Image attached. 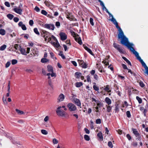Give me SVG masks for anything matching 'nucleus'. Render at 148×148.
<instances>
[{"label":"nucleus","mask_w":148,"mask_h":148,"mask_svg":"<svg viewBox=\"0 0 148 148\" xmlns=\"http://www.w3.org/2000/svg\"><path fill=\"white\" fill-rule=\"evenodd\" d=\"M118 40L121 39V43L125 46H126L130 50L133 47H132L133 44L130 43L128 40V39L124 35L123 31L119 32L118 34Z\"/></svg>","instance_id":"1"},{"label":"nucleus","mask_w":148,"mask_h":148,"mask_svg":"<svg viewBox=\"0 0 148 148\" xmlns=\"http://www.w3.org/2000/svg\"><path fill=\"white\" fill-rule=\"evenodd\" d=\"M61 106H59L57 108L56 110V113L58 116H64L66 115V112L62 110H61Z\"/></svg>","instance_id":"2"},{"label":"nucleus","mask_w":148,"mask_h":148,"mask_svg":"<svg viewBox=\"0 0 148 148\" xmlns=\"http://www.w3.org/2000/svg\"><path fill=\"white\" fill-rule=\"evenodd\" d=\"M132 130L133 133L135 135L136 137H137L136 140L140 141L141 140V136L138 132L137 130L136 129L132 128Z\"/></svg>","instance_id":"3"},{"label":"nucleus","mask_w":148,"mask_h":148,"mask_svg":"<svg viewBox=\"0 0 148 148\" xmlns=\"http://www.w3.org/2000/svg\"><path fill=\"white\" fill-rule=\"evenodd\" d=\"M67 107L69 108V110L71 111H75L77 109L75 106L72 103H68L67 105Z\"/></svg>","instance_id":"4"},{"label":"nucleus","mask_w":148,"mask_h":148,"mask_svg":"<svg viewBox=\"0 0 148 148\" xmlns=\"http://www.w3.org/2000/svg\"><path fill=\"white\" fill-rule=\"evenodd\" d=\"M42 26L46 28L53 30L55 28V26L53 24H42Z\"/></svg>","instance_id":"5"},{"label":"nucleus","mask_w":148,"mask_h":148,"mask_svg":"<svg viewBox=\"0 0 148 148\" xmlns=\"http://www.w3.org/2000/svg\"><path fill=\"white\" fill-rule=\"evenodd\" d=\"M113 46L114 48L116 49L120 53H123V50L120 47V46L119 45H118L115 43H114L113 44Z\"/></svg>","instance_id":"6"},{"label":"nucleus","mask_w":148,"mask_h":148,"mask_svg":"<svg viewBox=\"0 0 148 148\" xmlns=\"http://www.w3.org/2000/svg\"><path fill=\"white\" fill-rule=\"evenodd\" d=\"M78 62L79 65L83 68L85 69L87 68V64L86 63L84 62L83 60H78Z\"/></svg>","instance_id":"7"},{"label":"nucleus","mask_w":148,"mask_h":148,"mask_svg":"<svg viewBox=\"0 0 148 148\" xmlns=\"http://www.w3.org/2000/svg\"><path fill=\"white\" fill-rule=\"evenodd\" d=\"M130 51L135 55L137 58V59L139 60L140 62L142 60L140 57L139 56L138 53L135 50L134 47L132 49H131Z\"/></svg>","instance_id":"8"},{"label":"nucleus","mask_w":148,"mask_h":148,"mask_svg":"<svg viewBox=\"0 0 148 148\" xmlns=\"http://www.w3.org/2000/svg\"><path fill=\"white\" fill-rule=\"evenodd\" d=\"M66 17L67 18L71 21H75V20H76L72 15L71 13L68 12L66 13Z\"/></svg>","instance_id":"9"},{"label":"nucleus","mask_w":148,"mask_h":148,"mask_svg":"<svg viewBox=\"0 0 148 148\" xmlns=\"http://www.w3.org/2000/svg\"><path fill=\"white\" fill-rule=\"evenodd\" d=\"M59 35L60 37L61 40L62 41H64L67 39V36L64 32H60L59 34Z\"/></svg>","instance_id":"10"},{"label":"nucleus","mask_w":148,"mask_h":148,"mask_svg":"<svg viewBox=\"0 0 148 148\" xmlns=\"http://www.w3.org/2000/svg\"><path fill=\"white\" fill-rule=\"evenodd\" d=\"M42 32L44 34V35L42 36H42H43L44 37H45V36H46V37L45 38V40H46V38H48V37L51 35V33L47 31L42 30Z\"/></svg>","instance_id":"11"},{"label":"nucleus","mask_w":148,"mask_h":148,"mask_svg":"<svg viewBox=\"0 0 148 148\" xmlns=\"http://www.w3.org/2000/svg\"><path fill=\"white\" fill-rule=\"evenodd\" d=\"M73 102L77 106H80L81 105V102L77 98H74L73 99Z\"/></svg>","instance_id":"12"},{"label":"nucleus","mask_w":148,"mask_h":148,"mask_svg":"<svg viewBox=\"0 0 148 148\" xmlns=\"http://www.w3.org/2000/svg\"><path fill=\"white\" fill-rule=\"evenodd\" d=\"M13 10L16 13L20 14H22V10L19 7L14 8Z\"/></svg>","instance_id":"13"},{"label":"nucleus","mask_w":148,"mask_h":148,"mask_svg":"<svg viewBox=\"0 0 148 148\" xmlns=\"http://www.w3.org/2000/svg\"><path fill=\"white\" fill-rule=\"evenodd\" d=\"M64 99V96L63 94H60L58 98V102L62 101Z\"/></svg>","instance_id":"14"},{"label":"nucleus","mask_w":148,"mask_h":148,"mask_svg":"<svg viewBox=\"0 0 148 148\" xmlns=\"http://www.w3.org/2000/svg\"><path fill=\"white\" fill-rule=\"evenodd\" d=\"M20 51L21 53L22 54L24 55H26L27 53H28V48L27 49L26 51L25 49L20 48Z\"/></svg>","instance_id":"15"},{"label":"nucleus","mask_w":148,"mask_h":148,"mask_svg":"<svg viewBox=\"0 0 148 148\" xmlns=\"http://www.w3.org/2000/svg\"><path fill=\"white\" fill-rule=\"evenodd\" d=\"M18 25L19 27H21L23 30H26L27 28L25 25L23 24L22 22H20L18 23Z\"/></svg>","instance_id":"16"},{"label":"nucleus","mask_w":148,"mask_h":148,"mask_svg":"<svg viewBox=\"0 0 148 148\" xmlns=\"http://www.w3.org/2000/svg\"><path fill=\"white\" fill-rule=\"evenodd\" d=\"M84 49L86 50L88 53H89L91 55H92L93 56L94 55V54L92 52L91 50L88 48L86 46H84Z\"/></svg>","instance_id":"17"},{"label":"nucleus","mask_w":148,"mask_h":148,"mask_svg":"<svg viewBox=\"0 0 148 148\" xmlns=\"http://www.w3.org/2000/svg\"><path fill=\"white\" fill-rule=\"evenodd\" d=\"M56 43L55 42H51V43L54 46V47L58 48L59 47H60V46L59 44L58 40L56 41Z\"/></svg>","instance_id":"18"},{"label":"nucleus","mask_w":148,"mask_h":148,"mask_svg":"<svg viewBox=\"0 0 148 148\" xmlns=\"http://www.w3.org/2000/svg\"><path fill=\"white\" fill-rule=\"evenodd\" d=\"M105 102L108 104V105H109L111 103L112 101L108 97H106L105 99Z\"/></svg>","instance_id":"19"},{"label":"nucleus","mask_w":148,"mask_h":148,"mask_svg":"<svg viewBox=\"0 0 148 148\" xmlns=\"http://www.w3.org/2000/svg\"><path fill=\"white\" fill-rule=\"evenodd\" d=\"M140 62L141 63L142 65L146 71L147 70H148V67L147 66L145 62L143 61V60H142L140 61Z\"/></svg>","instance_id":"20"},{"label":"nucleus","mask_w":148,"mask_h":148,"mask_svg":"<svg viewBox=\"0 0 148 148\" xmlns=\"http://www.w3.org/2000/svg\"><path fill=\"white\" fill-rule=\"evenodd\" d=\"M119 88L118 87L116 86H115V91L116 92V93H117L118 95L119 96H121V92L119 90Z\"/></svg>","instance_id":"21"},{"label":"nucleus","mask_w":148,"mask_h":148,"mask_svg":"<svg viewBox=\"0 0 148 148\" xmlns=\"http://www.w3.org/2000/svg\"><path fill=\"white\" fill-rule=\"evenodd\" d=\"M75 40L80 45L82 44V42L80 37H79L78 38L76 37L75 38Z\"/></svg>","instance_id":"22"},{"label":"nucleus","mask_w":148,"mask_h":148,"mask_svg":"<svg viewBox=\"0 0 148 148\" xmlns=\"http://www.w3.org/2000/svg\"><path fill=\"white\" fill-rule=\"evenodd\" d=\"M75 74V77L77 79H79L80 76L82 75V73L77 72H76Z\"/></svg>","instance_id":"23"},{"label":"nucleus","mask_w":148,"mask_h":148,"mask_svg":"<svg viewBox=\"0 0 148 148\" xmlns=\"http://www.w3.org/2000/svg\"><path fill=\"white\" fill-rule=\"evenodd\" d=\"M119 103H116L115 105V110L116 112H118L119 111Z\"/></svg>","instance_id":"24"},{"label":"nucleus","mask_w":148,"mask_h":148,"mask_svg":"<svg viewBox=\"0 0 148 148\" xmlns=\"http://www.w3.org/2000/svg\"><path fill=\"white\" fill-rule=\"evenodd\" d=\"M97 137L99 138V139L101 140H103V136H102V133L101 132H99L97 134Z\"/></svg>","instance_id":"25"},{"label":"nucleus","mask_w":148,"mask_h":148,"mask_svg":"<svg viewBox=\"0 0 148 148\" xmlns=\"http://www.w3.org/2000/svg\"><path fill=\"white\" fill-rule=\"evenodd\" d=\"M83 84L82 82H77L75 84V85L76 87L79 88L83 85Z\"/></svg>","instance_id":"26"},{"label":"nucleus","mask_w":148,"mask_h":148,"mask_svg":"<svg viewBox=\"0 0 148 148\" xmlns=\"http://www.w3.org/2000/svg\"><path fill=\"white\" fill-rule=\"evenodd\" d=\"M122 58L128 64V65H129L131 66H132L130 61L128 60L124 56H123L122 57Z\"/></svg>","instance_id":"27"},{"label":"nucleus","mask_w":148,"mask_h":148,"mask_svg":"<svg viewBox=\"0 0 148 148\" xmlns=\"http://www.w3.org/2000/svg\"><path fill=\"white\" fill-rule=\"evenodd\" d=\"M114 25L116 26V28L118 29L119 32L123 31L121 27L119 26L118 23L117 22L115 23Z\"/></svg>","instance_id":"28"},{"label":"nucleus","mask_w":148,"mask_h":148,"mask_svg":"<svg viewBox=\"0 0 148 148\" xmlns=\"http://www.w3.org/2000/svg\"><path fill=\"white\" fill-rule=\"evenodd\" d=\"M47 70L49 72H53V67L49 65L47 66Z\"/></svg>","instance_id":"29"},{"label":"nucleus","mask_w":148,"mask_h":148,"mask_svg":"<svg viewBox=\"0 0 148 148\" xmlns=\"http://www.w3.org/2000/svg\"><path fill=\"white\" fill-rule=\"evenodd\" d=\"M106 107L107 108V111L108 112H111L112 107L109 105H106Z\"/></svg>","instance_id":"30"},{"label":"nucleus","mask_w":148,"mask_h":148,"mask_svg":"<svg viewBox=\"0 0 148 148\" xmlns=\"http://www.w3.org/2000/svg\"><path fill=\"white\" fill-rule=\"evenodd\" d=\"M97 68L98 69V70L101 73H102L103 72H105V71L104 70L103 71L102 70V69H103V67L101 66H97Z\"/></svg>","instance_id":"31"},{"label":"nucleus","mask_w":148,"mask_h":148,"mask_svg":"<svg viewBox=\"0 0 148 148\" xmlns=\"http://www.w3.org/2000/svg\"><path fill=\"white\" fill-rule=\"evenodd\" d=\"M49 61V60L46 58H42L41 60V62L43 63H46Z\"/></svg>","instance_id":"32"},{"label":"nucleus","mask_w":148,"mask_h":148,"mask_svg":"<svg viewBox=\"0 0 148 148\" xmlns=\"http://www.w3.org/2000/svg\"><path fill=\"white\" fill-rule=\"evenodd\" d=\"M7 17L10 20H12L14 17V15L12 14H9L7 15Z\"/></svg>","instance_id":"33"},{"label":"nucleus","mask_w":148,"mask_h":148,"mask_svg":"<svg viewBox=\"0 0 148 148\" xmlns=\"http://www.w3.org/2000/svg\"><path fill=\"white\" fill-rule=\"evenodd\" d=\"M70 32L71 35L73 36V37H75V38L77 36H78V35L77 34L75 33L73 31H71Z\"/></svg>","instance_id":"34"},{"label":"nucleus","mask_w":148,"mask_h":148,"mask_svg":"<svg viewBox=\"0 0 148 148\" xmlns=\"http://www.w3.org/2000/svg\"><path fill=\"white\" fill-rule=\"evenodd\" d=\"M5 34V30L3 29H0V34L2 35L3 36Z\"/></svg>","instance_id":"35"},{"label":"nucleus","mask_w":148,"mask_h":148,"mask_svg":"<svg viewBox=\"0 0 148 148\" xmlns=\"http://www.w3.org/2000/svg\"><path fill=\"white\" fill-rule=\"evenodd\" d=\"M7 46L5 45H3L0 47V51H3L6 48Z\"/></svg>","instance_id":"36"},{"label":"nucleus","mask_w":148,"mask_h":148,"mask_svg":"<svg viewBox=\"0 0 148 148\" xmlns=\"http://www.w3.org/2000/svg\"><path fill=\"white\" fill-rule=\"evenodd\" d=\"M44 3L45 5L47 7H49L51 6V3L47 0H45Z\"/></svg>","instance_id":"37"},{"label":"nucleus","mask_w":148,"mask_h":148,"mask_svg":"<svg viewBox=\"0 0 148 148\" xmlns=\"http://www.w3.org/2000/svg\"><path fill=\"white\" fill-rule=\"evenodd\" d=\"M15 110L18 114L21 115L23 114L24 113V112L23 111L20 110L18 109H16Z\"/></svg>","instance_id":"38"},{"label":"nucleus","mask_w":148,"mask_h":148,"mask_svg":"<svg viewBox=\"0 0 148 148\" xmlns=\"http://www.w3.org/2000/svg\"><path fill=\"white\" fill-rule=\"evenodd\" d=\"M34 32L37 35H40V33L38 30V29L37 28H35L34 29Z\"/></svg>","instance_id":"39"},{"label":"nucleus","mask_w":148,"mask_h":148,"mask_svg":"<svg viewBox=\"0 0 148 148\" xmlns=\"http://www.w3.org/2000/svg\"><path fill=\"white\" fill-rule=\"evenodd\" d=\"M138 143L136 141H133L132 143V145L133 147H136L138 146Z\"/></svg>","instance_id":"40"},{"label":"nucleus","mask_w":148,"mask_h":148,"mask_svg":"<svg viewBox=\"0 0 148 148\" xmlns=\"http://www.w3.org/2000/svg\"><path fill=\"white\" fill-rule=\"evenodd\" d=\"M136 98L139 103H142V99L140 98L138 96H136Z\"/></svg>","instance_id":"41"},{"label":"nucleus","mask_w":148,"mask_h":148,"mask_svg":"<svg viewBox=\"0 0 148 148\" xmlns=\"http://www.w3.org/2000/svg\"><path fill=\"white\" fill-rule=\"evenodd\" d=\"M108 145L109 147L110 148H112L113 147V145L111 141H109L108 142Z\"/></svg>","instance_id":"42"},{"label":"nucleus","mask_w":148,"mask_h":148,"mask_svg":"<svg viewBox=\"0 0 148 148\" xmlns=\"http://www.w3.org/2000/svg\"><path fill=\"white\" fill-rule=\"evenodd\" d=\"M97 106L99 108H100L103 106V104L101 103L100 101H98V102L97 103Z\"/></svg>","instance_id":"43"},{"label":"nucleus","mask_w":148,"mask_h":148,"mask_svg":"<svg viewBox=\"0 0 148 148\" xmlns=\"http://www.w3.org/2000/svg\"><path fill=\"white\" fill-rule=\"evenodd\" d=\"M84 138L85 140L87 141H89L90 139V138L89 136L87 135H84Z\"/></svg>","instance_id":"44"},{"label":"nucleus","mask_w":148,"mask_h":148,"mask_svg":"<svg viewBox=\"0 0 148 148\" xmlns=\"http://www.w3.org/2000/svg\"><path fill=\"white\" fill-rule=\"evenodd\" d=\"M41 132L42 134L44 135H47L48 134L47 131L45 130H41Z\"/></svg>","instance_id":"45"},{"label":"nucleus","mask_w":148,"mask_h":148,"mask_svg":"<svg viewBox=\"0 0 148 148\" xmlns=\"http://www.w3.org/2000/svg\"><path fill=\"white\" fill-rule=\"evenodd\" d=\"M41 13L42 14L45 16L47 15V12L46 11L43 10H42Z\"/></svg>","instance_id":"46"},{"label":"nucleus","mask_w":148,"mask_h":148,"mask_svg":"<svg viewBox=\"0 0 148 148\" xmlns=\"http://www.w3.org/2000/svg\"><path fill=\"white\" fill-rule=\"evenodd\" d=\"M148 111V109L147 108H145L144 110L143 113L144 114V115L145 116H146V113Z\"/></svg>","instance_id":"47"},{"label":"nucleus","mask_w":148,"mask_h":148,"mask_svg":"<svg viewBox=\"0 0 148 148\" xmlns=\"http://www.w3.org/2000/svg\"><path fill=\"white\" fill-rule=\"evenodd\" d=\"M93 19L92 18H90V22L92 26L94 25V23L93 22Z\"/></svg>","instance_id":"48"},{"label":"nucleus","mask_w":148,"mask_h":148,"mask_svg":"<svg viewBox=\"0 0 148 148\" xmlns=\"http://www.w3.org/2000/svg\"><path fill=\"white\" fill-rule=\"evenodd\" d=\"M12 64L13 65H14L16 64L17 62V61L16 59H13L12 61Z\"/></svg>","instance_id":"49"},{"label":"nucleus","mask_w":148,"mask_h":148,"mask_svg":"<svg viewBox=\"0 0 148 148\" xmlns=\"http://www.w3.org/2000/svg\"><path fill=\"white\" fill-rule=\"evenodd\" d=\"M96 123L97 124H100L101 123V119H98L96 120Z\"/></svg>","instance_id":"50"},{"label":"nucleus","mask_w":148,"mask_h":148,"mask_svg":"<svg viewBox=\"0 0 148 148\" xmlns=\"http://www.w3.org/2000/svg\"><path fill=\"white\" fill-rule=\"evenodd\" d=\"M48 83L49 86L52 88H53V85L52 84V83L51 82V79H49L48 81Z\"/></svg>","instance_id":"51"},{"label":"nucleus","mask_w":148,"mask_h":148,"mask_svg":"<svg viewBox=\"0 0 148 148\" xmlns=\"http://www.w3.org/2000/svg\"><path fill=\"white\" fill-rule=\"evenodd\" d=\"M110 20H111L114 24L115 23L117 22L116 20L114 17L112 18L111 19H110Z\"/></svg>","instance_id":"52"},{"label":"nucleus","mask_w":148,"mask_h":148,"mask_svg":"<svg viewBox=\"0 0 148 148\" xmlns=\"http://www.w3.org/2000/svg\"><path fill=\"white\" fill-rule=\"evenodd\" d=\"M126 113L127 116L128 118H130L131 117V115L130 114V112L129 111H127Z\"/></svg>","instance_id":"53"},{"label":"nucleus","mask_w":148,"mask_h":148,"mask_svg":"<svg viewBox=\"0 0 148 148\" xmlns=\"http://www.w3.org/2000/svg\"><path fill=\"white\" fill-rule=\"evenodd\" d=\"M139 85L142 88L144 87L145 86L143 82L141 81L139 82Z\"/></svg>","instance_id":"54"},{"label":"nucleus","mask_w":148,"mask_h":148,"mask_svg":"<svg viewBox=\"0 0 148 148\" xmlns=\"http://www.w3.org/2000/svg\"><path fill=\"white\" fill-rule=\"evenodd\" d=\"M87 81L88 82H91V80L90 79V77L89 75H88L86 76Z\"/></svg>","instance_id":"55"},{"label":"nucleus","mask_w":148,"mask_h":148,"mask_svg":"<svg viewBox=\"0 0 148 148\" xmlns=\"http://www.w3.org/2000/svg\"><path fill=\"white\" fill-rule=\"evenodd\" d=\"M93 88L94 90L96 91H98L99 90V88L98 87H97L95 85H94L93 86Z\"/></svg>","instance_id":"56"},{"label":"nucleus","mask_w":148,"mask_h":148,"mask_svg":"<svg viewBox=\"0 0 148 148\" xmlns=\"http://www.w3.org/2000/svg\"><path fill=\"white\" fill-rule=\"evenodd\" d=\"M53 142L54 144H56L58 143V141L56 139L54 138L53 139Z\"/></svg>","instance_id":"57"},{"label":"nucleus","mask_w":148,"mask_h":148,"mask_svg":"<svg viewBox=\"0 0 148 148\" xmlns=\"http://www.w3.org/2000/svg\"><path fill=\"white\" fill-rule=\"evenodd\" d=\"M50 54L51 57L52 58H53V59L54 58H55L56 60L57 59V58L56 57H54V53H53L51 52H50Z\"/></svg>","instance_id":"58"},{"label":"nucleus","mask_w":148,"mask_h":148,"mask_svg":"<svg viewBox=\"0 0 148 148\" xmlns=\"http://www.w3.org/2000/svg\"><path fill=\"white\" fill-rule=\"evenodd\" d=\"M55 25L57 27H58V28L60 26V22L59 21H57V22H56V24H55Z\"/></svg>","instance_id":"59"},{"label":"nucleus","mask_w":148,"mask_h":148,"mask_svg":"<svg viewBox=\"0 0 148 148\" xmlns=\"http://www.w3.org/2000/svg\"><path fill=\"white\" fill-rule=\"evenodd\" d=\"M34 10L37 12H39L40 10V8L37 6L35 7Z\"/></svg>","instance_id":"60"},{"label":"nucleus","mask_w":148,"mask_h":148,"mask_svg":"<svg viewBox=\"0 0 148 148\" xmlns=\"http://www.w3.org/2000/svg\"><path fill=\"white\" fill-rule=\"evenodd\" d=\"M20 48H21L20 46H19L18 45H15L14 46V48H15L16 49H20Z\"/></svg>","instance_id":"61"},{"label":"nucleus","mask_w":148,"mask_h":148,"mask_svg":"<svg viewBox=\"0 0 148 148\" xmlns=\"http://www.w3.org/2000/svg\"><path fill=\"white\" fill-rule=\"evenodd\" d=\"M29 25L31 26H32L33 25V24H34V21H33L32 20H30L29 21Z\"/></svg>","instance_id":"62"},{"label":"nucleus","mask_w":148,"mask_h":148,"mask_svg":"<svg viewBox=\"0 0 148 148\" xmlns=\"http://www.w3.org/2000/svg\"><path fill=\"white\" fill-rule=\"evenodd\" d=\"M122 66L124 69L125 70L128 69L127 66L125 64H122Z\"/></svg>","instance_id":"63"},{"label":"nucleus","mask_w":148,"mask_h":148,"mask_svg":"<svg viewBox=\"0 0 148 148\" xmlns=\"http://www.w3.org/2000/svg\"><path fill=\"white\" fill-rule=\"evenodd\" d=\"M10 64L11 63H10V62H9V61L6 64L5 67L7 68H8V67H9V66H10Z\"/></svg>","instance_id":"64"}]
</instances>
